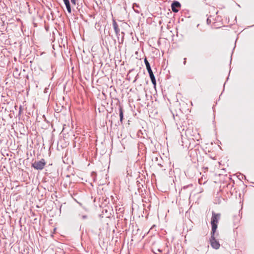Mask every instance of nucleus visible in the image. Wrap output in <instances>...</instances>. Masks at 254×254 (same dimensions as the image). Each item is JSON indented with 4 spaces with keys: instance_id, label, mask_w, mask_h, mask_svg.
I'll use <instances>...</instances> for the list:
<instances>
[{
    "instance_id": "1",
    "label": "nucleus",
    "mask_w": 254,
    "mask_h": 254,
    "mask_svg": "<svg viewBox=\"0 0 254 254\" xmlns=\"http://www.w3.org/2000/svg\"><path fill=\"white\" fill-rule=\"evenodd\" d=\"M220 218V214L219 213H215L214 212H212V216L211 220V224L212 226V233L215 234L216 229L217 228V224Z\"/></svg>"
},
{
    "instance_id": "5",
    "label": "nucleus",
    "mask_w": 254,
    "mask_h": 254,
    "mask_svg": "<svg viewBox=\"0 0 254 254\" xmlns=\"http://www.w3.org/2000/svg\"><path fill=\"white\" fill-rule=\"evenodd\" d=\"M172 11L174 12H177L179 11V8L181 7V4L177 1H174L171 5Z\"/></svg>"
},
{
    "instance_id": "14",
    "label": "nucleus",
    "mask_w": 254,
    "mask_h": 254,
    "mask_svg": "<svg viewBox=\"0 0 254 254\" xmlns=\"http://www.w3.org/2000/svg\"><path fill=\"white\" fill-rule=\"evenodd\" d=\"M184 60H184V64H185L186 63V59H185Z\"/></svg>"
},
{
    "instance_id": "17",
    "label": "nucleus",
    "mask_w": 254,
    "mask_h": 254,
    "mask_svg": "<svg viewBox=\"0 0 254 254\" xmlns=\"http://www.w3.org/2000/svg\"><path fill=\"white\" fill-rule=\"evenodd\" d=\"M158 251L159 252H161V251L160 250H159V249H158Z\"/></svg>"
},
{
    "instance_id": "10",
    "label": "nucleus",
    "mask_w": 254,
    "mask_h": 254,
    "mask_svg": "<svg viewBox=\"0 0 254 254\" xmlns=\"http://www.w3.org/2000/svg\"><path fill=\"white\" fill-rule=\"evenodd\" d=\"M133 9H134V11H135L136 13H139V11L137 10V9H135V8H134V5H133Z\"/></svg>"
},
{
    "instance_id": "12",
    "label": "nucleus",
    "mask_w": 254,
    "mask_h": 254,
    "mask_svg": "<svg viewBox=\"0 0 254 254\" xmlns=\"http://www.w3.org/2000/svg\"><path fill=\"white\" fill-rule=\"evenodd\" d=\"M211 22L210 20H209L208 18L207 19V23L209 24Z\"/></svg>"
},
{
    "instance_id": "2",
    "label": "nucleus",
    "mask_w": 254,
    "mask_h": 254,
    "mask_svg": "<svg viewBox=\"0 0 254 254\" xmlns=\"http://www.w3.org/2000/svg\"><path fill=\"white\" fill-rule=\"evenodd\" d=\"M144 63L146 65L147 70L149 73L151 82H152V84L154 85V86H155L156 85L155 77L154 74L153 73V71L151 69L150 64L148 62V61L147 60L146 58H145L144 59Z\"/></svg>"
},
{
    "instance_id": "4",
    "label": "nucleus",
    "mask_w": 254,
    "mask_h": 254,
    "mask_svg": "<svg viewBox=\"0 0 254 254\" xmlns=\"http://www.w3.org/2000/svg\"><path fill=\"white\" fill-rule=\"evenodd\" d=\"M211 236L210 239V242L211 247L215 249H218L220 247V244L219 242L216 240L214 237L215 234L211 233Z\"/></svg>"
},
{
    "instance_id": "3",
    "label": "nucleus",
    "mask_w": 254,
    "mask_h": 254,
    "mask_svg": "<svg viewBox=\"0 0 254 254\" xmlns=\"http://www.w3.org/2000/svg\"><path fill=\"white\" fill-rule=\"evenodd\" d=\"M45 164V160L42 159L40 161H35L32 164V167L37 170H42L44 168Z\"/></svg>"
},
{
    "instance_id": "8",
    "label": "nucleus",
    "mask_w": 254,
    "mask_h": 254,
    "mask_svg": "<svg viewBox=\"0 0 254 254\" xmlns=\"http://www.w3.org/2000/svg\"><path fill=\"white\" fill-rule=\"evenodd\" d=\"M119 111H120V113H120V122L121 123H122L124 115H123V109H122V107L120 108Z\"/></svg>"
},
{
    "instance_id": "6",
    "label": "nucleus",
    "mask_w": 254,
    "mask_h": 254,
    "mask_svg": "<svg viewBox=\"0 0 254 254\" xmlns=\"http://www.w3.org/2000/svg\"><path fill=\"white\" fill-rule=\"evenodd\" d=\"M113 26L114 29L115 30V32L116 34V36L118 39H119V36L120 35V28H119L118 25L117 23L116 22V20L113 19Z\"/></svg>"
},
{
    "instance_id": "11",
    "label": "nucleus",
    "mask_w": 254,
    "mask_h": 254,
    "mask_svg": "<svg viewBox=\"0 0 254 254\" xmlns=\"http://www.w3.org/2000/svg\"><path fill=\"white\" fill-rule=\"evenodd\" d=\"M71 2L74 4H75V0H71Z\"/></svg>"
},
{
    "instance_id": "16",
    "label": "nucleus",
    "mask_w": 254,
    "mask_h": 254,
    "mask_svg": "<svg viewBox=\"0 0 254 254\" xmlns=\"http://www.w3.org/2000/svg\"><path fill=\"white\" fill-rule=\"evenodd\" d=\"M123 41V38H122V40H121V42L122 43Z\"/></svg>"
},
{
    "instance_id": "7",
    "label": "nucleus",
    "mask_w": 254,
    "mask_h": 254,
    "mask_svg": "<svg viewBox=\"0 0 254 254\" xmlns=\"http://www.w3.org/2000/svg\"><path fill=\"white\" fill-rule=\"evenodd\" d=\"M64 4L66 6V9H67V10L68 11V12L69 13H71V9L69 1H68L67 2H64Z\"/></svg>"
},
{
    "instance_id": "15",
    "label": "nucleus",
    "mask_w": 254,
    "mask_h": 254,
    "mask_svg": "<svg viewBox=\"0 0 254 254\" xmlns=\"http://www.w3.org/2000/svg\"><path fill=\"white\" fill-rule=\"evenodd\" d=\"M122 34L123 35H124V32H122ZM123 37H124V35H123Z\"/></svg>"
},
{
    "instance_id": "9",
    "label": "nucleus",
    "mask_w": 254,
    "mask_h": 254,
    "mask_svg": "<svg viewBox=\"0 0 254 254\" xmlns=\"http://www.w3.org/2000/svg\"><path fill=\"white\" fill-rule=\"evenodd\" d=\"M88 217L87 215H82L81 216V218L83 219H87Z\"/></svg>"
},
{
    "instance_id": "13",
    "label": "nucleus",
    "mask_w": 254,
    "mask_h": 254,
    "mask_svg": "<svg viewBox=\"0 0 254 254\" xmlns=\"http://www.w3.org/2000/svg\"><path fill=\"white\" fill-rule=\"evenodd\" d=\"M63 0L64 1V3L69 1L68 0Z\"/></svg>"
}]
</instances>
